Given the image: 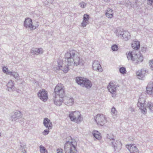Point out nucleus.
Returning a JSON list of instances; mask_svg holds the SVG:
<instances>
[{
  "label": "nucleus",
  "mask_w": 153,
  "mask_h": 153,
  "mask_svg": "<svg viewBox=\"0 0 153 153\" xmlns=\"http://www.w3.org/2000/svg\"><path fill=\"white\" fill-rule=\"evenodd\" d=\"M54 104L57 105H61L65 95V87L63 84L59 83L56 85L54 89Z\"/></svg>",
  "instance_id": "nucleus-1"
},
{
  "label": "nucleus",
  "mask_w": 153,
  "mask_h": 153,
  "mask_svg": "<svg viewBox=\"0 0 153 153\" xmlns=\"http://www.w3.org/2000/svg\"><path fill=\"white\" fill-rule=\"evenodd\" d=\"M71 140L67 141L65 144L64 150L65 153H77L76 143L74 142L71 137Z\"/></svg>",
  "instance_id": "nucleus-2"
},
{
  "label": "nucleus",
  "mask_w": 153,
  "mask_h": 153,
  "mask_svg": "<svg viewBox=\"0 0 153 153\" xmlns=\"http://www.w3.org/2000/svg\"><path fill=\"white\" fill-rule=\"evenodd\" d=\"M127 57L128 60L134 62L136 63L143 61V57L140 54H137L134 51H129L127 53Z\"/></svg>",
  "instance_id": "nucleus-3"
},
{
  "label": "nucleus",
  "mask_w": 153,
  "mask_h": 153,
  "mask_svg": "<svg viewBox=\"0 0 153 153\" xmlns=\"http://www.w3.org/2000/svg\"><path fill=\"white\" fill-rule=\"evenodd\" d=\"M69 117L71 121L78 123L83 119L79 111H75L70 112Z\"/></svg>",
  "instance_id": "nucleus-4"
},
{
  "label": "nucleus",
  "mask_w": 153,
  "mask_h": 153,
  "mask_svg": "<svg viewBox=\"0 0 153 153\" xmlns=\"http://www.w3.org/2000/svg\"><path fill=\"white\" fill-rule=\"evenodd\" d=\"M76 82L80 85H83L87 88L91 87L92 84L91 81L88 79L82 77H77L76 79Z\"/></svg>",
  "instance_id": "nucleus-5"
},
{
  "label": "nucleus",
  "mask_w": 153,
  "mask_h": 153,
  "mask_svg": "<svg viewBox=\"0 0 153 153\" xmlns=\"http://www.w3.org/2000/svg\"><path fill=\"white\" fill-rule=\"evenodd\" d=\"M62 64L63 63L61 62H58V65L54 68V70L56 72L62 70L65 73L68 72L69 70L68 66L70 65L66 63V62L64 66H63Z\"/></svg>",
  "instance_id": "nucleus-6"
},
{
  "label": "nucleus",
  "mask_w": 153,
  "mask_h": 153,
  "mask_svg": "<svg viewBox=\"0 0 153 153\" xmlns=\"http://www.w3.org/2000/svg\"><path fill=\"white\" fill-rule=\"evenodd\" d=\"M95 120L97 123L101 126L103 125L106 122L105 117L102 114H98L95 117Z\"/></svg>",
  "instance_id": "nucleus-7"
},
{
  "label": "nucleus",
  "mask_w": 153,
  "mask_h": 153,
  "mask_svg": "<svg viewBox=\"0 0 153 153\" xmlns=\"http://www.w3.org/2000/svg\"><path fill=\"white\" fill-rule=\"evenodd\" d=\"M39 97L44 102L46 101L48 98L47 92L44 89L40 90L38 93Z\"/></svg>",
  "instance_id": "nucleus-8"
},
{
  "label": "nucleus",
  "mask_w": 153,
  "mask_h": 153,
  "mask_svg": "<svg viewBox=\"0 0 153 153\" xmlns=\"http://www.w3.org/2000/svg\"><path fill=\"white\" fill-rule=\"evenodd\" d=\"M24 25L26 28H30L31 30L35 29L36 27L33 25L32 20L30 18H26L24 23Z\"/></svg>",
  "instance_id": "nucleus-9"
},
{
  "label": "nucleus",
  "mask_w": 153,
  "mask_h": 153,
  "mask_svg": "<svg viewBox=\"0 0 153 153\" xmlns=\"http://www.w3.org/2000/svg\"><path fill=\"white\" fill-rule=\"evenodd\" d=\"M73 61H70L69 64V65H71L74 64V65L77 66L78 65L80 62V59L79 57L76 55L75 53H73Z\"/></svg>",
  "instance_id": "nucleus-10"
},
{
  "label": "nucleus",
  "mask_w": 153,
  "mask_h": 153,
  "mask_svg": "<svg viewBox=\"0 0 153 153\" xmlns=\"http://www.w3.org/2000/svg\"><path fill=\"white\" fill-rule=\"evenodd\" d=\"M126 147L131 153H138L139 150L134 144H128L126 146Z\"/></svg>",
  "instance_id": "nucleus-11"
},
{
  "label": "nucleus",
  "mask_w": 153,
  "mask_h": 153,
  "mask_svg": "<svg viewBox=\"0 0 153 153\" xmlns=\"http://www.w3.org/2000/svg\"><path fill=\"white\" fill-rule=\"evenodd\" d=\"M117 86L112 82L109 83L108 86V89L109 91L111 94H114L116 91Z\"/></svg>",
  "instance_id": "nucleus-12"
},
{
  "label": "nucleus",
  "mask_w": 153,
  "mask_h": 153,
  "mask_svg": "<svg viewBox=\"0 0 153 153\" xmlns=\"http://www.w3.org/2000/svg\"><path fill=\"white\" fill-rule=\"evenodd\" d=\"M2 70L4 73L6 74H9L10 76H13L15 78H16L18 76V74L17 73L14 72L9 71L8 68L5 66H4L3 67Z\"/></svg>",
  "instance_id": "nucleus-13"
},
{
  "label": "nucleus",
  "mask_w": 153,
  "mask_h": 153,
  "mask_svg": "<svg viewBox=\"0 0 153 153\" xmlns=\"http://www.w3.org/2000/svg\"><path fill=\"white\" fill-rule=\"evenodd\" d=\"M141 98H140L139 99L138 102L137 103L139 107H140V109L142 110V112L143 114H144L145 112V111H146V108H143V109L142 108H143L144 106V103L145 100L144 98H142V99L143 100V102H142L141 101Z\"/></svg>",
  "instance_id": "nucleus-14"
},
{
  "label": "nucleus",
  "mask_w": 153,
  "mask_h": 153,
  "mask_svg": "<svg viewBox=\"0 0 153 153\" xmlns=\"http://www.w3.org/2000/svg\"><path fill=\"white\" fill-rule=\"evenodd\" d=\"M73 53H72V55H71L70 53L69 52L66 53L65 55V62L66 63L68 64L69 65L70 64V61H73Z\"/></svg>",
  "instance_id": "nucleus-15"
},
{
  "label": "nucleus",
  "mask_w": 153,
  "mask_h": 153,
  "mask_svg": "<svg viewBox=\"0 0 153 153\" xmlns=\"http://www.w3.org/2000/svg\"><path fill=\"white\" fill-rule=\"evenodd\" d=\"M93 69L95 71H101L102 69L100 63L98 61H94L93 64Z\"/></svg>",
  "instance_id": "nucleus-16"
},
{
  "label": "nucleus",
  "mask_w": 153,
  "mask_h": 153,
  "mask_svg": "<svg viewBox=\"0 0 153 153\" xmlns=\"http://www.w3.org/2000/svg\"><path fill=\"white\" fill-rule=\"evenodd\" d=\"M146 92L149 95L153 94V83L149 82L146 87Z\"/></svg>",
  "instance_id": "nucleus-17"
},
{
  "label": "nucleus",
  "mask_w": 153,
  "mask_h": 153,
  "mask_svg": "<svg viewBox=\"0 0 153 153\" xmlns=\"http://www.w3.org/2000/svg\"><path fill=\"white\" fill-rule=\"evenodd\" d=\"M146 74V71L144 70H139L136 73L137 77L140 79H142L145 76Z\"/></svg>",
  "instance_id": "nucleus-18"
},
{
  "label": "nucleus",
  "mask_w": 153,
  "mask_h": 153,
  "mask_svg": "<svg viewBox=\"0 0 153 153\" xmlns=\"http://www.w3.org/2000/svg\"><path fill=\"white\" fill-rule=\"evenodd\" d=\"M43 123L44 126L48 129H51L52 128V125L50 120L47 118L44 119Z\"/></svg>",
  "instance_id": "nucleus-19"
},
{
  "label": "nucleus",
  "mask_w": 153,
  "mask_h": 153,
  "mask_svg": "<svg viewBox=\"0 0 153 153\" xmlns=\"http://www.w3.org/2000/svg\"><path fill=\"white\" fill-rule=\"evenodd\" d=\"M131 46L132 48L136 50H138L140 48V42L138 41H134L132 42Z\"/></svg>",
  "instance_id": "nucleus-20"
},
{
  "label": "nucleus",
  "mask_w": 153,
  "mask_h": 153,
  "mask_svg": "<svg viewBox=\"0 0 153 153\" xmlns=\"http://www.w3.org/2000/svg\"><path fill=\"white\" fill-rule=\"evenodd\" d=\"M94 136L97 139L100 140L101 138V136L100 134L98 131H94L93 132Z\"/></svg>",
  "instance_id": "nucleus-21"
},
{
  "label": "nucleus",
  "mask_w": 153,
  "mask_h": 153,
  "mask_svg": "<svg viewBox=\"0 0 153 153\" xmlns=\"http://www.w3.org/2000/svg\"><path fill=\"white\" fill-rule=\"evenodd\" d=\"M113 12L111 9H108L106 12L105 15L108 18H111L113 16Z\"/></svg>",
  "instance_id": "nucleus-22"
},
{
  "label": "nucleus",
  "mask_w": 153,
  "mask_h": 153,
  "mask_svg": "<svg viewBox=\"0 0 153 153\" xmlns=\"http://www.w3.org/2000/svg\"><path fill=\"white\" fill-rule=\"evenodd\" d=\"M74 99L72 98H68L66 100V103L68 105H71L74 103Z\"/></svg>",
  "instance_id": "nucleus-23"
},
{
  "label": "nucleus",
  "mask_w": 153,
  "mask_h": 153,
  "mask_svg": "<svg viewBox=\"0 0 153 153\" xmlns=\"http://www.w3.org/2000/svg\"><path fill=\"white\" fill-rule=\"evenodd\" d=\"M14 87V83L12 81H10L7 84V87L8 89L9 88H12ZM9 89H8V90Z\"/></svg>",
  "instance_id": "nucleus-24"
},
{
  "label": "nucleus",
  "mask_w": 153,
  "mask_h": 153,
  "mask_svg": "<svg viewBox=\"0 0 153 153\" xmlns=\"http://www.w3.org/2000/svg\"><path fill=\"white\" fill-rule=\"evenodd\" d=\"M40 151L41 153H48L47 151L45 149V148L42 146H40Z\"/></svg>",
  "instance_id": "nucleus-25"
},
{
  "label": "nucleus",
  "mask_w": 153,
  "mask_h": 153,
  "mask_svg": "<svg viewBox=\"0 0 153 153\" xmlns=\"http://www.w3.org/2000/svg\"><path fill=\"white\" fill-rule=\"evenodd\" d=\"M119 71L120 72L123 74H124L126 73V68L123 67H122L120 68Z\"/></svg>",
  "instance_id": "nucleus-26"
},
{
  "label": "nucleus",
  "mask_w": 153,
  "mask_h": 153,
  "mask_svg": "<svg viewBox=\"0 0 153 153\" xmlns=\"http://www.w3.org/2000/svg\"><path fill=\"white\" fill-rule=\"evenodd\" d=\"M147 107L151 110L153 108V104L151 102H149L147 104Z\"/></svg>",
  "instance_id": "nucleus-27"
},
{
  "label": "nucleus",
  "mask_w": 153,
  "mask_h": 153,
  "mask_svg": "<svg viewBox=\"0 0 153 153\" xmlns=\"http://www.w3.org/2000/svg\"><path fill=\"white\" fill-rule=\"evenodd\" d=\"M89 19V16L88 15L86 14L83 16V20L84 21H88Z\"/></svg>",
  "instance_id": "nucleus-28"
},
{
  "label": "nucleus",
  "mask_w": 153,
  "mask_h": 153,
  "mask_svg": "<svg viewBox=\"0 0 153 153\" xmlns=\"http://www.w3.org/2000/svg\"><path fill=\"white\" fill-rule=\"evenodd\" d=\"M112 49L113 51H116L118 50V47L116 45H114L112 46Z\"/></svg>",
  "instance_id": "nucleus-29"
},
{
  "label": "nucleus",
  "mask_w": 153,
  "mask_h": 153,
  "mask_svg": "<svg viewBox=\"0 0 153 153\" xmlns=\"http://www.w3.org/2000/svg\"><path fill=\"white\" fill-rule=\"evenodd\" d=\"M88 23V21H86L83 20L82 23V25L83 27H85L87 24Z\"/></svg>",
  "instance_id": "nucleus-30"
},
{
  "label": "nucleus",
  "mask_w": 153,
  "mask_h": 153,
  "mask_svg": "<svg viewBox=\"0 0 153 153\" xmlns=\"http://www.w3.org/2000/svg\"><path fill=\"white\" fill-rule=\"evenodd\" d=\"M79 4L80 7L82 8H84L86 5V4L84 2L80 3Z\"/></svg>",
  "instance_id": "nucleus-31"
},
{
  "label": "nucleus",
  "mask_w": 153,
  "mask_h": 153,
  "mask_svg": "<svg viewBox=\"0 0 153 153\" xmlns=\"http://www.w3.org/2000/svg\"><path fill=\"white\" fill-rule=\"evenodd\" d=\"M149 63L150 67L153 70V60H150Z\"/></svg>",
  "instance_id": "nucleus-32"
},
{
  "label": "nucleus",
  "mask_w": 153,
  "mask_h": 153,
  "mask_svg": "<svg viewBox=\"0 0 153 153\" xmlns=\"http://www.w3.org/2000/svg\"><path fill=\"white\" fill-rule=\"evenodd\" d=\"M56 152L57 153H63L62 149L61 148H59L57 149Z\"/></svg>",
  "instance_id": "nucleus-33"
},
{
  "label": "nucleus",
  "mask_w": 153,
  "mask_h": 153,
  "mask_svg": "<svg viewBox=\"0 0 153 153\" xmlns=\"http://www.w3.org/2000/svg\"><path fill=\"white\" fill-rule=\"evenodd\" d=\"M111 112L113 114H116L117 113V111L116 110V109L114 107L112 108Z\"/></svg>",
  "instance_id": "nucleus-34"
},
{
  "label": "nucleus",
  "mask_w": 153,
  "mask_h": 153,
  "mask_svg": "<svg viewBox=\"0 0 153 153\" xmlns=\"http://www.w3.org/2000/svg\"><path fill=\"white\" fill-rule=\"evenodd\" d=\"M49 131L48 130H45L43 132V134L44 135L47 134L49 133Z\"/></svg>",
  "instance_id": "nucleus-35"
},
{
  "label": "nucleus",
  "mask_w": 153,
  "mask_h": 153,
  "mask_svg": "<svg viewBox=\"0 0 153 153\" xmlns=\"http://www.w3.org/2000/svg\"><path fill=\"white\" fill-rule=\"evenodd\" d=\"M37 52L38 53H39L40 52V49H37Z\"/></svg>",
  "instance_id": "nucleus-36"
},
{
  "label": "nucleus",
  "mask_w": 153,
  "mask_h": 153,
  "mask_svg": "<svg viewBox=\"0 0 153 153\" xmlns=\"http://www.w3.org/2000/svg\"><path fill=\"white\" fill-rule=\"evenodd\" d=\"M1 133H0V136H1Z\"/></svg>",
  "instance_id": "nucleus-37"
}]
</instances>
